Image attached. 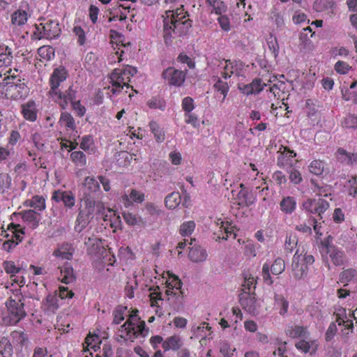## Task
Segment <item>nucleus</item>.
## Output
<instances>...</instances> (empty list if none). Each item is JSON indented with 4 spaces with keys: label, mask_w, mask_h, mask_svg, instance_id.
Wrapping results in <instances>:
<instances>
[{
    "label": "nucleus",
    "mask_w": 357,
    "mask_h": 357,
    "mask_svg": "<svg viewBox=\"0 0 357 357\" xmlns=\"http://www.w3.org/2000/svg\"><path fill=\"white\" fill-rule=\"evenodd\" d=\"M184 0H165L167 8L163 17V36L166 44L172 38L185 35L191 27V22L185 15L183 2Z\"/></svg>",
    "instance_id": "f257e3e1"
},
{
    "label": "nucleus",
    "mask_w": 357,
    "mask_h": 357,
    "mask_svg": "<svg viewBox=\"0 0 357 357\" xmlns=\"http://www.w3.org/2000/svg\"><path fill=\"white\" fill-rule=\"evenodd\" d=\"M80 206L75 221V230L80 233L93 218L94 214L104 215L106 208L101 202L96 201L95 198H80Z\"/></svg>",
    "instance_id": "f03ea898"
},
{
    "label": "nucleus",
    "mask_w": 357,
    "mask_h": 357,
    "mask_svg": "<svg viewBox=\"0 0 357 357\" xmlns=\"http://www.w3.org/2000/svg\"><path fill=\"white\" fill-rule=\"evenodd\" d=\"M23 300L24 296L21 290L20 289L13 290V295L6 303L8 314L3 319L5 325H15L26 316Z\"/></svg>",
    "instance_id": "7ed1b4c3"
},
{
    "label": "nucleus",
    "mask_w": 357,
    "mask_h": 357,
    "mask_svg": "<svg viewBox=\"0 0 357 357\" xmlns=\"http://www.w3.org/2000/svg\"><path fill=\"white\" fill-rule=\"evenodd\" d=\"M138 310L133 311L128 319L121 326L119 336L124 340H131L139 335L144 337L147 334L145 322L141 321L137 315Z\"/></svg>",
    "instance_id": "20e7f679"
},
{
    "label": "nucleus",
    "mask_w": 357,
    "mask_h": 357,
    "mask_svg": "<svg viewBox=\"0 0 357 357\" xmlns=\"http://www.w3.org/2000/svg\"><path fill=\"white\" fill-rule=\"evenodd\" d=\"M137 72L136 68L130 66H127L123 69L116 68L114 70L110 75L111 92L116 94L120 93L124 87L129 89L130 77H133Z\"/></svg>",
    "instance_id": "39448f33"
},
{
    "label": "nucleus",
    "mask_w": 357,
    "mask_h": 357,
    "mask_svg": "<svg viewBox=\"0 0 357 357\" xmlns=\"http://www.w3.org/2000/svg\"><path fill=\"white\" fill-rule=\"evenodd\" d=\"M314 258L311 255H307L303 248L298 245L293 257L292 272L296 280H301L307 275L308 266L314 263Z\"/></svg>",
    "instance_id": "423d86ee"
},
{
    "label": "nucleus",
    "mask_w": 357,
    "mask_h": 357,
    "mask_svg": "<svg viewBox=\"0 0 357 357\" xmlns=\"http://www.w3.org/2000/svg\"><path fill=\"white\" fill-rule=\"evenodd\" d=\"M181 286L182 282L177 276L169 274V278L166 281V295L169 303L176 310L183 306V293L181 289Z\"/></svg>",
    "instance_id": "0eeeda50"
},
{
    "label": "nucleus",
    "mask_w": 357,
    "mask_h": 357,
    "mask_svg": "<svg viewBox=\"0 0 357 357\" xmlns=\"http://www.w3.org/2000/svg\"><path fill=\"white\" fill-rule=\"evenodd\" d=\"M320 249L323 260L328 269L331 268L330 261L337 266L344 264L346 259L344 252L339 248L331 244L328 240L321 242Z\"/></svg>",
    "instance_id": "6e6552de"
},
{
    "label": "nucleus",
    "mask_w": 357,
    "mask_h": 357,
    "mask_svg": "<svg viewBox=\"0 0 357 357\" xmlns=\"http://www.w3.org/2000/svg\"><path fill=\"white\" fill-rule=\"evenodd\" d=\"M39 33V38L54 39L61 33V28L58 20H48L36 26Z\"/></svg>",
    "instance_id": "1a4fd4ad"
},
{
    "label": "nucleus",
    "mask_w": 357,
    "mask_h": 357,
    "mask_svg": "<svg viewBox=\"0 0 357 357\" xmlns=\"http://www.w3.org/2000/svg\"><path fill=\"white\" fill-rule=\"evenodd\" d=\"M284 269V261L280 257L275 259L271 265H270L268 263L264 264L262 266L261 276L264 282L268 285H272L273 280L271 276L270 271L272 273V274L278 275L283 273Z\"/></svg>",
    "instance_id": "9d476101"
},
{
    "label": "nucleus",
    "mask_w": 357,
    "mask_h": 357,
    "mask_svg": "<svg viewBox=\"0 0 357 357\" xmlns=\"http://www.w3.org/2000/svg\"><path fill=\"white\" fill-rule=\"evenodd\" d=\"M330 206L328 202L323 198L307 199L302 204V208L311 214L317 215L319 219H322V214L326 211Z\"/></svg>",
    "instance_id": "9b49d317"
},
{
    "label": "nucleus",
    "mask_w": 357,
    "mask_h": 357,
    "mask_svg": "<svg viewBox=\"0 0 357 357\" xmlns=\"http://www.w3.org/2000/svg\"><path fill=\"white\" fill-rule=\"evenodd\" d=\"M241 190L238 192L232 190L235 204L241 208L249 207L256 202V195L254 192L246 188L244 184H240Z\"/></svg>",
    "instance_id": "f8f14e48"
},
{
    "label": "nucleus",
    "mask_w": 357,
    "mask_h": 357,
    "mask_svg": "<svg viewBox=\"0 0 357 357\" xmlns=\"http://www.w3.org/2000/svg\"><path fill=\"white\" fill-rule=\"evenodd\" d=\"M11 70L8 71L9 75L6 78L5 85L8 87L7 91H17L18 93L15 95L14 98H22L27 93V86L20 79H17L14 73L11 75ZM12 96L13 97V95Z\"/></svg>",
    "instance_id": "ddd939ff"
},
{
    "label": "nucleus",
    "mask_w": 357,
    "mask_h": 357,
    "mask_svg": "<svg viewBox=\"0 0 357 357\" xmlns=\"http://www.w3.org/2000/svg\"><path fill=\"white\" fill-rule=\"evenodd\" d=\"M67 77V71L63 67L55 68L50 78V90L49 91L52 98H54V95H59L60 84L63 82Z\"/></svg>",
    "instance_id": "4468645a"
},
{
    "label": "nucleus",
    "mask_w": 357,
    "mask_h": 357,
    "mask_svg": "<svg viewBox=\"0 0 357 357\" xmlns=\"http://www.w3.org/2000/svg\"><path fill=\"white\" fill-rule=\"evenodd\" d=\"M100 190L99 181L94 177L86 176L82 184L81 197L95 198L96 195Z\"/></svg>",
    "instance_id": "2eb2a0df"
},
{
    "label": "nucleus",
    "mask_w": 357,
    "mask_h": 357,
    "mask_svg": "<svg viewBox=\"0 0 357 357\" xmlns=\"http://www.w3.org/2000/svg\"><path fill=\"white\" fill-rule=\"evenodd\" d=\"M185 72L176 70L174 68H168L163 71L162 74V78L170 85L180 86L185 79Z\"/></svg>",
    "instance_id": "dca6fc26"
},
{
    "label": "nucleus",
    "mask_w": 357,
    "mask_h": 357,
    "mask_svg": "<svg viewBox=\"0 0 357 357\" xmlns=\"http://www.w3.org/2000/svg\"><path fill=\"white\" fill-rule=\"evenodd\" d=\"M19 225H14L13 223L8 226V229L12 233L11 238L3 243V249L4 250L10 252L22 241V235L24 234V231L22 229H19Z\"/></svg>",
    "instance_id": "f3484780"
},
{
    "label": "nucleus",
    "mask_w": 357,
    "mask_h": 357,
    "mask_svg": "<svg viewBox=\"0 0 357 357\" xmlns=\"http://www.w3.org/2000/svg\"><path fill=\"white\" fill-rule=\"evenodd\" d=\"M218 229L214 232V236H216L215 241L220 239L227 240L229 237L233 238H236V234L232 226L228 222H223L219 220L216 222Z\"/></svg>",
    "instance_id": "a211bd4d"
},
{
    "label": "nucleus",
    "mask_w": 357,
    "mask_h": 357,
    "mask_svg": "<svg viewBox=\"0 0 357 357\" xmlns=\"http://www.w3.org/2000/svg\"><path fill=\"white\" fill-rule=\"evenodd\" d=\"M145 199L143 192L135 189H131L122 195L121 200L126 208H129L133 203L140 204Z\"/></svg>",
    "instance_id": "6ab92c4d"
},
{
    "label": "nucleus",
    "mask_w": 357,
    "mask_h": 357,
    "mask_svg": "<svg viewBox=\"0 0 357 357\" xmlns=\"http://www.w3.org/2000/svg\"><path fill=\"white\" fill-rule=\"evenodd\" d=\"M240 303L243 308L248 313L253 315L257 314V300L252 294L242 293L240 295Z\"/></svg>",
    "instance_id": "aec40b11"
},
{
    "label": "nucleus",
    "mask_w": 357,
    "mask_h": 357,
    "mask_svg": "<svg viewBox=\"0 0 357 357\" xmlns=\"http://www.w3.org/2000/svg\"><path fill=\"white\" fill-rule=\"evenodd\" d=\"M52 199L56 202H62L67 208H72L75 204V198L70 191H54L52 195Z\"/></svg>",
    "instance_id": "412c9836"
},
{
    "label": "nucleus",
    "mask_w": 357,
    "mask_h": 357,
    "mask_svg": "<svg viewBox=\"0 0 357 357\" xmlns=\"http://www.w3.org/2000/svg\"><path fill=\"white\" fill-rule=\"evenodd\" d=\"M62 109H66L69 102L72 104L75 100V91L73 89L72 86H70L65 93L59 91V95H54V98H52Z\"/></svg>",
    "instance_id": "4be33fe9"
},
{
    "label": "nucleus",
    "mask_w": 357,
    "mask_h": 357,
    "mask_svg": "<svg viewBox=\"0 0 357 357\" xmlns=\"http://www.w3.org/2000/svg\"><path fill=\"white\" fill-rule=\"evenodd\" d=\"M188 257L192 262L200 263L206 260L208 254L205 249L195 243L189 247Z\"/></svg>",
    "instance_id": "5701e85b"
},
{
    "label": "nucleus",
    "mask_w": 357,
    "mask_h": 357,
    "mask_svg": "<svg viewBox=\"0 0 357 357\" xmlns=\"http://www.w3.org/2000/svg\"><path fill=\"white\" fill-rule=\"evenodd\" d=\"M21 112L24 118L30 121H35L37 119V109L34 101L29 100L21 105Z\"/></svg>",
    "instance_id": "b1692460"
},
{
    "label": "nucleus",
    "mask_w": 357,
    "mask_h": 357,
    "mask_svg": "<svg viewBox=\"0 0 357 357\" xmlns=\"http://www.w3.org/2000/svg\"><path fill=\"white\" fill-rule=\"evenodd\" d=\"M295 347L304 354L310 353V355H313L317 350L318 344L316 340H307L305 338L297 342Z\"/></svg>",
    "instance_id": "393cba45"
},
{
    "label": "nucleus",
    "mask_w": 357,
    "mask_h": 357,
    "mask_svg": "<svg viewBox=\"0 0 357 357\" xmlns=\"http://www.w3.org/2000/svg\"><path fill=\"white\" fill-rule=\"evenodd\" d=\"M151 291H152L149 294L151 305V307H156L155 312V314L159 317L163 315V312L160 307L159 302L164 300L162 297V294L160 291L159 287H156L154 289L151 288Z\"/></svg>",
    "instance_id": "a878e982"
},
{
    "label": "nucleus",
    "mask_w": 357,
    "mask_h": 357,
    "mask_svg": "<svg viewBox=\"0 0 357 357\" xmlns=\"http://www.w3.org/2000/svg\"><path fill=\"white\" fill-rule=\"evenodd\" d=\"M218 66L222 68L223 71L221 72V75L225 79L229 78L231 75L237 73V63L236 61H231L230 60L218 61Z\"/></svg>",
    "instance_id": "bb28decb"
},
{
    "label": "nucleus",
    "mask_w": 357,
    "mask_h": 357,
    "mask_svg": "<svg viewBox=\"0 0 357 357\" xmlns=\"http://www.w3.org/2000/svg\"><path fill=\"white\" fill-rule=\"evenodd\" d=\"M285 333L292 338L304 337L307 339L309 336L307 327L297 325L288 326L285 329Z\"/></svg>",
    "instance_id": "cd10ccee"
},
{
    "label": "nucleus",
    "mask_w": 357,
    "mask_h": 357,
    "mask_svg": "<svg viewBox=\"0 0 357 357\" xmlns=\"http://www.w3.org/2000/svg\"><path fill=\"white\" fill-rule=\"evenodd\" d=\"M296 156L294 151L289 150L287 147L284 148V151L278 157L277 163L280 167H286L292 165V160Z\"/></svg>",
    "instance_id": "c85d7f7f"
},
{
    "label": "nucleus",
    "mask_w": 357,
    "mask_h": 357,
    "mask_svg": "<svg viewBox=\"0 0 357 357\" xmlns=\"http://www.w3.org/2000/svg\"><path fill=\"white\" fill-rule=\"evenodd\" d=\"M74 252L75 248L71 243H63L54 251V255L63 259L70 260L73 258Z\"/></svg>",
    "instance_id": "c756f323"
},
{
    "label": "nucleus",
    "mask_w": 357,
    "mask_h": 357,
    "mask_svg": "<svg viewBox=\"0 0 357 357\" xmlns=\"http://www.w3.org/2000/svg\"><path fill=\"white\" fill-rule=\"evenodd\" d=\"M13 56L10 47L0 45V67H8L13 63Z\"/></svg>",
    "instance_id": "7c9ffc66"
},
{
    "label": "nucleus",
    "mask_w": 357,
    "mask_h": 357,
    "mask_svg": "<svg viewBox=\"0 0 357 357\" xmlns=\"http://www.w3.org/2000/svg\"><path fill=\"white\" fill-rule=\"evenodd\" d=\"M84 244L91 255H96L102 248V241L95 236L85 238Z\"/></svg>",
    "instance_id": "2f4dec72"
},
{
    "label": "nucleus",
    "mask_w": 357,
    "mask_h": 357,
    "mask_svg": "<svg viewBox=\"0 0 357 357\" xmlns=\"http://www.w3.org/2000/svg\"><path fill=\"white\" fill-rule=\"evenodd\" d=\"M59 296L57 294H49L43 302V308L45 311L53 313L59 307Z\"/></svg>",
    "instance_id": "473e14b6"
},
{
    "label": "nucleus",
    "mask_w": 357,
    "mask_h": 357,
    "mask_svg": "<svg viewBox=\"0 0 357 357\" xmlns=\"http://www.w3.org/2000/svg\"><path fill=\"white\" fill-rule=\"evenodd\" d=\"M280 210L285 214H291L296 208V201L294 197H284L280 203Z\"/></svg>",
    "instance_id": "72a5a7b5"
},
{
    "label": "nucleus",
    "mask_w": 357,
    "mask_h": 357,
    "mask_svg": "<svg viewBox=\"0 0 357 357\" xmlns=\"http://www.w3.org/2000/svg\"><path fill=\"white\" fill-rule=\"evenodd\" d=\"M335 3L328 0H315L313 3V9L317 12H328L333 13Z\"/></svg>",
    "instance_id": "f704fd0d"
},
{
    "label": "nucleus",
    "mask_w": 357,
    "mask_h": 357,
    "mask_svg": "<svg viewBox=\"0 0 357 357\" xmlns=\"http://www.w3.org/2000/svg\"><path fill=\"white\" fill-rule=\"evenodd\" d=\"M28 20L27 13L21 9H18L11 15V23L15 26H22L24 25Z\"/></svg>",
    "instance_id": "c9c22d12"
},
{
    "label": "nucleus",
    "mask_w": 357,
    "mask_h": 357,
    "mask_svg": "<svg viewBox=\"0 0 357 357\" xmlns=\"http://www.w3.org/2000/svg\"><path fill=\"white\" fill-rule=\"evenodd\" d=\"M60 279L62 282L69 284L73 282L75 280L73 269L72 266L66 264L61 268Z\"/></svg>",
    "instance_id": "e433bc0d"
},
{
    "label": "nucleus",
    "mask_w": 357,
    "mask_h": 357,
    "mask_svg": "<svg viewBox=\"0 0 357 357\" xmlns=\"http://www.w3.org/2000/svg\"><path fill=\"white\" fill-rule=\"evenodd\" d=\"M182 346V341L179 336L173 335L165 340L162 342V348L165 351H168L170 349L172 350H178Z\"/></svg>",
    "instance_id": "4c0bfd02"
},
{
    "label": "nucleus",
    "mask_w": 357,
    "mask_h": 357,
    "mask_svg": "<svg viewBox=\"0 0 357 357\" xmlns=\"http://www.w3.org/2000/svg\"><path fill=\"white\" fill-rule=\"evenodd\" d=\"M22 219L28 222L30 226L35 229L38 226L40 218L39 214L33 210H27L23 212Z\"/></svg>",
    "instance_id": "58836bf2"
},
{
    "label": "nucleus",
    "mask_w": 357,
    "mask_h": 357,
    "mask_svg": "<svg viewBox=\"0 0 357 357\" xmlns=\"http://www.w3.org/2000/svg\"><path fill=\"white\" fill-rule=\"evenodd\" d=\"M275 307L279 310V314L282 316L285 315L289 309V302L284 298L283 296L275 294Z\"/></svg>",
    "instance_id": "ea45409f"
},
{
    "label": "nucleus",
    "mask_w": 357,
    "mask_h": 357,
    "mask_svg": "<svg viewBox=\"0 0 357 357\" xmlns=\"http://www.w3.org/2000/svg\"><path fill=\"white\" fill-rule=\"evenodd\" d=\"M149 128L157 142L161 143L164 142L165 139V131L157 122L151 121L149 123Z\"/></svg>",
    "instance_id": "a19ab883"
},
{
    "label": "nucleus",
    "mask_w": 357,
    "mask_h": 357,
    "mask_svg": "<svg viewBox=\"0 0 357 357\" xmlns=\"http://www.w3.org/2000/svg\"><path fill=\"white\" fill-rule=\"evenodd\" d=\"M325 169L326 163L324 160H314L310 163L308 166L309 172L316 176L322 175Z\"/></svg>",
    "instance_id": "79ce46f5"
},
{
    "label": "nucleus",
    "mask_w": 357,
    "mask_h": 357,
    "mask_svg": "<svg viewBox=\"0 0 357 357\" xmlns=\"http://www.w3.org/2000/svg\"><path fill=\"white\" fill-rule=\"evenodd\" d=\"M181 202V196L178 192H173L165 197V206L169 209L176 208Z\"/></svg>",
    "instance_id": "37998d69"
},
{
    "label": "nucleus",
    "mask_w": 357,
    "mask_h": 357,
    "mask_svg": "<svg viewBox=\"0 0 357 357\" xmlns=\"http://www.w3.org/2000/svg\"><path fill=\"white\" fill-rule=\"evenodd\" d=\"M196 224L193 220L183 222L179 227L178 233L183 237H190L195 229Z\"/></svg>",
    "instance_id": "c03bdc74"
},
{
    "label": "nucleus",
    "mask_w": 357,
    "mask_h": 357,
    "mask_svg": "<svg viewBox=\"0 0 357 357\" xmlns=\"http://www.w3.org/2000/svg\"><path fill=\"white\" fill-rule=\"evenodd\" d=\"M336 322H337L339 326L343 325L344 326V329L352 330L354 328V324L351 320L347 319L346 310L342 309L340 310V312L336 314Z\"/></svg>",
    "instance_id": "a18cd8bd"
},
{
    "label": "nucleus",
    "mask_w": 357,
    "mask_h": 357,
    "mask_svg": "<svg viewBox=\"0 0 357 357\" xmlns=\"http://www.w3.org/2000/svg\"><path fill=\"white\" fill-rule=\"evenodd\" d=\"M25 204L39 211H42L45 208V200L41 196L36 195L33 197L31 199L26 200Z\"/></svg>",
    "instance_id": "49530a36"
},
{
    "label": "nucleus",
    "mask_w": 357,
    "mask_h": 357,
    "mask_svg": "<svg viewBox=\"0 0 357 357\" xmlns=\"http://www.w3.org/2000/svg\"><path fill=\"white\" fill-rule=\"evenodd\" d=\"M61 126H64L68 130H75L76 128L75 120L72 115L67 112H63L59 119Z\"/></svg>",
    "instance_id": "de8ad7c7"
},
{
    "label": "nucleus",
    "mask_w": 357,
    "mask_h": 357,
    "mask_svg": "<svg viewBox=\"0 0 357 357\" xmlns=\"http://www.w3.org/2000/svg\"><path fill=\"white\" fill-rule=\"evenodd\" d=\"M357 278V272L353 268H349L340 273L339 276V281L341 283H344L346 285L348 282L352 281Z\"/></svg>",
    "instance_id": "09e8293b"
},
{
    "label": "nucleus",
    "mask_w": 357,
    "mask_h": 357,
    "mask_svg": "<svg viewBox=\"0 0 357 357\" xmlns=\"http://www.w3.org/2000/svg\"><path fill=\"white\" fill-rule=\"evenodd\" d=\"M13 343L22 347L26 345L28 342V336L22 331H14L10 333Z\"/></svg>",
    "instance_id": "8fccbe9b"
},
{
    "label": "nucleus",
    "mask_w": 357,
    "mask_h": 357,
    "mask_svg": "<svg viewBox=\"0 0 357 357\" xmlns=\"http://www.w3.org/2000/svg\"><path fill=\"white\" fill-rule=\"evenodd\" d=\"M12 347L9 340L6 337L0 340V357H11Z\"/></svg>",
    "instance_id": "3c124183"
},
{
    "label": "nucleus",
    "mask_w": 357,
    "mask_h": 357,
    "mask_svg": "<svg viewBox=\"0 0 357 357\" xmlns=\"http://www.w3.org/2000/svg\"><path fill=\"white\" fill-rule=\"evenodd\" d=\"M70 158L76 165L84 167L86 164V158L82 151H78L73 152L70 154Z\"/></svg>",
    "instance_id": "603ef678"
},
{
    "label": "nucleus",
    "mask_w": 357,
    "mask_h": 357,
    "mask_svg": "<svg viewBox=\"0 0 357 357\" xmlns=\"http://www.w3.org/2000/svg\"><path fill=\"white\" fill-rule=\"evenodd\" d=\"M208 4L213 8V11L217 14L221 15L227 10V6L223 1L220 0H206Z\"/></svg>",
    "instance_id": "864d4df0"
},
{
    "label": "nucleus",
    "mask_w": 357,
    "mask_h": 357,
    "mask_svg": "<svg viewBox=\"0 0 357 357\" xmlns=\"http://www.w3.org/2000/svg\"><path fill=\"white\" fill-rule=\"evenodd\" d=\"M213 86L218 92H220L221 94H222L223 101L225 99L229 91V85L227 82L221 80L220 78H218Z\"/></svg>",
    "instance_id": "5fc2aeb1"
},
{
    "label": "nucleus",
    "mask_w": 357,
    "mask_h": 357,
    "mask_svg": "<svg viewBox=\"0 0 357 357\" xmlns=\"http://www.w3.org/2000/svg\"><path fill=\"white\" fill-rule=\"evenodd\" d=\"M298 245V238L295 235L290 234L286 237L284 249L288 252L291 253L294 248Z\"/></svg>",
    "instance_id": "6e6d98bb"
},
{
    "label": "nucleus",
    "mask_w": 357,
    "mask_h": 357,
    "mask_svg": "<svg viewBox=\"0 0 357 357\" xmlns=\"http://www.w3.org/2000/svg\"><path fill=\"white\" fill-rule=\"evenodd\" d=\"M123 218L125 220V222L130 226H135L138 225L140 221L141 218L138 217L136 214H134L130 212H124L123 213Z\"/></svg>",
    "instance_id": "4d7b16f0"
},
{
    "label": "nucleus",
    "mask_w": 357,
    "mask_h": 357,
    "mask_svg": "<svg viewBox=\"0 0 357 357\" xmlns=\"http://www.w3.org/2000/svg\"><path fill=\"white\" fill-rule=\"evenodd\" d=\"M127 310L126 307L119 306L113 312V324H119L124 319V314Z\"/></svg>",
    "instance_id": "13d9d810"
},
{
    "label": "nucleus",
    "mask_w": 357,
    "mask_h": 357,
    "mask_svg": "<svg viewBox=\"0 0 357 357\" xmlns=\"http://www.w3.org/2000/svg\"><path fill=\"white\" fill-rule=\"evenodd\" d=\"M342 126L347 128L357 129V116L348 114L342 122Z\"/></svg>",
    "instance_id": "bf43d9fd"
},
{
    "label": "nucleus",
    "mask_w": 357,
    "mask_h": 357,
    "mask_svg": "<svg viewBox=\"0 0 357 357\" xmlns=\"http://www.w3.org/2000/svg\"><path fill=\"white\" fill-rule=\"evenodd\" d=\"M93 146V139L91 136L86 135L82 137L80 143V148L85 151H92Z\"/></svg>",
    "instance_id": "052dcab7"
},
{
    "label": "nucleus",
    "mask_w": 357,
    "mask_h": 357,
    "mask_svg": "<svg viewBox=\"0 0 357 357\" xmlns=\"http://www.w3.org/2000/svg\"><path fill=\"white\" fill-rule=\"evenodd\" d=\"M39 55L46 60H50L54 55V49L50 46H43L38 49Z\"/></svg>",
    "instance_id": "680f3d73"
},
{
    "label": "nucleus",
    "mask_w": 357,
    "mask_h": 357,
    "mask_svg": "<svg viewBox=\"0 0 357 357\" xmlns=\"http://www.w3.org/2000/svg\"><path fill=\"white\" fill-rule=\"evenodd\" d=\"M3 268L7 273L10 274V278H14L15 274L20 271V268L16 267L13 261H5L3 264Z\"/></svg>",
    "instance_id": "e2e57ef3"
},
{
    "label": "nucleus",
    "mask_w": 357,
    "mask_h": 357,
    "mask_svg": "<svg viewBox=\"0 0 357 357\" xmlns=\"http://www.w3.org/2000/svg\"><path fill=\"white\" fill-rule=\"evenodd\" d=\"M181 106L185 114L190 113L195 108L194 100L191 97H185L182 100Z\"/></svg>",
    "instance_id": "0e129e2a"
},
{
    "label": "nucleus",
    "mask_w": 357,
    "mask_h": 357,
    "mask_svg": "<svg viewBox=\"0 0 357 357\" xmlns=\"http://www.w3.org/2000/svg\"><path fill=\"white\" fill-rule=\"evenodd\" d=\"M184 119L186 123L192 125L195 128H198L200 125L197 116L194 113L185 114Z\"/></svg>",
    "instance_id": "69168bd1"
},
{
    "label": "nucleus",
    "mask_w": 357,
    "mask_h": 357,
    "mask_svg": "<svg viewBox=\"0 0 357 357\" xmlns=\"http://www.w3.org/2000/svg\"><path fill=\"white\" fill-rule=\"evenodd\" d=\"M211 328L208 326V324L204 322L201 324L199 326H197L196 327L192 328V331L194 333V335L196 337H206V334L205 333V330H209Z\"/></svg>",
    "instance_id": "338daca9"
},
{
    "label": "nucleus",
    "mask_w": 357,
    "mask_h": 357,
    "mask_svg": "<svg viewBox=\"0 0 357 357\" xmlns=\"http://www.w3.org/2000/svg\"><path fill=\"white\" fill-rule=\"evenodd\" d=\"M254 93H259L261 92L264 86H267V83L263 82L261 79H255L250 83Z\"/></svg>",
    "instance_id": "774afa93"
}]
</instances>
